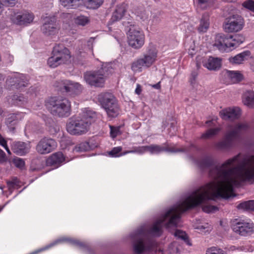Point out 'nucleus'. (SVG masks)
I'll list each match as a JSON object with an SVG mask.
<instances>
[{
    "mask_svg": "<svg viewBox=\"0 0 254 254\" xmlns=\"http://www.w3.org/2000/svg\"><path fill=\"white\" fill-rule=\"evenodd\" d=\"M6 156L5 152L0 149V163H2L6 161Z\"/></svg>",
    "mask_w": 254,
    "mask_h": 254,
    "instance_id": "nucleus-54",
    "label": "nucleus"
},
{
    "mask_svg": "<svg viewBox=\"0 0 254 254\" xmlns=\"http://www.w3.org/2000/svg\"><path fill=\"white\" fill-rule=\"evenodd\" d=\"M3 11L2 5H1V2H0V15L1 14Z\"/></svg>",
    "mask_w": 254,
    "mask_h": 254,
    "instance_id": "nucleus-62",
    "label": "nucleus"
},
{
    "mask_svg": "<svg viewBox=\"0 0 254 254\" xmlns=\"http://www.w3.org/2000/svg\"><path fill=\"white\" fill-rule=\"evenodd\" d=\"M168 251V254H177L178 253V249L177 248L176 243H172L169 247Z\"/></svg>",
    "mask_w": 254,
    "mask_h": 254,
    "instance_id": "nucleus-52",
    "label": "nucleus"
},
{
    "mask_svg": "<svg viewBox=\"0 0 254 254\" xmlns=\"http://www.w3.org/2000/svg\"><path fill=\"white\" fill-rule=\"evenodd\" d=\"M22 13L19 12H11L9 19L11 23L17 25H21Z\"/></svg>",
    "mask_w": 254,
    "mask_h": 254,
    "instance_id": "nucleus-39",
    "label": "nucleus"
},
{
    "mask_svg": "<svg viewBox=\"0 0 254 254\" xmlns=\"http://www.w3.org/2000/svg\"><path fill=\"white\" fill-rule=\"evenodd\" d=\"M7 143L6 140L0 133V145L2 147Z\"/></svg>",
    "mask_w": 254,
    "mask_h": 254,
    "instance_id": "nucleus-56",
    "label": "nucleus"
},
{
    "mask_svg": "<svg viewBox=\"0 0 254 254\" xmlns=\"http://www.w3.org/2000/svg\"><path fill=\"white\" fill-rule=\"evenodd\" d=\"M90 149L89 143L84 141L78 144L73 148V151L75 152H82L88 150Z\"/></svg>",
    "mask_w": 254,
    "mask_h": 254,
    "instance_id": "nucleus-43",
    "label": "nucleus"
},
{
    "mask_svg": "<svg viewBox=\"0 0 254 254\" xmlns=\"http://www.w3.org/2000/svg\"><path fill=\"white\" fill-rule=\"evenodd\" d=\"M211 162L210 159H205L202 164H200L199 165L201 168L207 167L209 166Z\"/></svg>",
    "mask_w": 254,
    "mask_h": 254,
    "instance_id": "nucleus-55",
    "label": "nucleus"
},
{
    "mask_svg": "<svg viewBox=\"0 0 254 254\" xmlns=\"http://www.w3.org/2000/svg\"><path fill=\"white\" fill-rule=\"evenodd\" d=\"M13 163L14 165L18 168L22 169L25 166V162L24 160L20 158H15L13 159Z\"/></svg>",
    "mask_w": 254,
    "mask_h": 254,
    "instance_id": "nucleus-51",
    "label": "nucleus"
},
{
    "mask_svg": "<svg viewBox=\"0 0 254 254\" xmlns=\"http://www.w3.org/2000/svg\"><path fill=\"white\" fill-rule=\"evenodd\" d=\"M203 66L209 70H217L221 66V59L209 57L203 62Z\"/></svg>",
    "mask_w": 254,
    "mask_h": 254,
    "instance_id": "nucleus-24",
    "label": "nucleus"
},
{
    "mask_svg": "<svg viewBox=\"0 0 254 254\" xmlns=\"http://www.w3.org/2000/svg\"><path fill=\"white\" fill-rule=\"evenodd\" d=\"M123 148L121 146L114 147L110 151L108 152V154L111 157H119L125 155L128 153H135V147H133V149L131 150L122 151Z\"/></svg>",
    "mask_w": 254,
    "mask_h": 254,
    "instance_id": "nucleus-26",
    "label": "nucleus"
},
{
    "mask_svg": "<svg viewBox=\"0 0 254 254\" xmlns=\"http://www.w3.org/2000/svg\"><path fill=\"white\" fill-rule=\"evenodd\" d=\"M151 86L155 89H159L161 88L160 82H159L155 84L152 85Z\"/></svg>",
    "mask_w": 254,
    "mask_h": 254,
    "instance_id": "nucleus-58",
    "label": "nucleus"
},
{
    "mask_svg": "<svg viewBox=\"0 0 254 254\" xmlns=\"http://www.w3.org/2000/svg\"><path fill=\"white\" fill-rule=\"evenodd\" d=\"M232 229L236 233L247 236L254 232V224L250 220H236L232 225Z\"/></svg>",
    "mask_w": 254,
    "mask_h": 254,
    "instance_id": "nucleus-10",
    "label": "nucleus"
},
{
    "mask_svg": "<svg viewBox=\"0 0 254 254\" xmlns=\"http://www.w3.org/2000/svg\"><path fill=\"white\" fill-rule=\"evenodd\" d=\"M12 151L17 155L22 156L28 153L31 149L30 142L14 141L11 145Z\"/></svg>",
    "mask_w": 254,
    "mask_h": 254,
    "instance_id": "nucleus-20",
    "label": "nucleus"
},
{
    "mask_svg": "<svg viewBox=\"0 0 254 254\" xmlns=\"http://www.w3.org/2000/svg\"><path fill=\"white\" fill-rule=\"evenodd\" d=\"M60 59L57 57L55 53H53V51L52 56L48 59L47 64L52 68L56 67L62 64L59 60Z\"/></svg>",
    "mask_w": 254,
    "mask_h": 254,
    "instance_id": "nucleus-38",
    "label": "nucleus"
},
{
    "mask_svg": "<svg viewBox=\"0 0 254 254\" xmlns=\"http://www.w3.org/2000/svg\"><path fill=\"white\" fill-rule=\"evenodd\" d=\"M245 25V20L241 15L233 14L225 19L223 27L226 32L235 33L241 31Z\"/></svg>",
    "mask_w": 254,
    "mask_h": 254,
    "instance_id": "nucleus-9",
    "label": "nucleus"
},
{
    "mask_svg": "<svg viewBox=\"0 0 254 254\" xmlns=\"http://www.w3.org/2000/svg\"><path fill=\"white\" fill-rule=\"evenodd\" d=\"M238 154L227 160L221 166H215L210 171L214 180L201 187L191 194V208L200 204L206 213L214 212L217 207L207 203V201L217 197L228 198L234 195V187L242 181L254 182V155L243 162Z\"/></svg>",
    "mask_w": 254,
    "mask_h": 254,
    "instance_id": "nucleus-1",
    "label": "nucleus"
},
{
    "mask_svg": "<svg viewBox=\"0 0 254 254\" xmlns=\"http://www.w3.org/2000/svg\"><path fill=\"white\" fill-rule=\"evenodd\" d=\"M74 21L76 25L84 26L89 22V19L87 16L81 15L75 17Z\"/></svg>",
    "mask_w": 254,
    "mask_h": 254,
    "instance_id": "nucleus-41",
    "label": "nucleus"
},
{
    "mask_svg": "<svg viewBox=\"0 0 254 254\" xmlns=\"http://www.w3.org/2000/svg\"><path fill=\"white\" fill-rule=\"evenodd\" d=\"M127 37L128 45L133 49H140L145 43V36L144 32L136 25H129L127 32Z\"/></svg>",
    "mask_w": 254,
    "mask_h": 254,
    "instance_id": "nucleus-7",
    "label": "nucleus"
},
{
    "mask_svg": "<svg viewBox=\"0 0 254 254\" xmlns=\"http://www.w3.org/2000/svg\"><path fill=\"white\" fill-rule=\"evenodd\" d=\"M145 67V63L142 58L134 61L131 65V69L134 72H141Z\"/></svg>",
    "mask_w": 254,
    "mask_h": 254,
    "instance_id": "nucleus-36",
    "label": "nucleus"
},
{
    "mask_svg": "<svg viewBox=\"0 0 254 254\" xmlns=\"http://www.w3.org/2000/svg\"><path fill=\"white\" fill-rule=\"evenodd\" d=\"M24 116L23 113L10 114L6 119L5 123L8 127H10L22 120Z\"/></svg>",
    "mask_w": 254,
    "mask_h": 254,
    "instance_id": "nucleus-25",
    "label": "nucleus"
},
{
    "mask_svg": "<svg viewBox=\"0 0 254 254\" xmlns=\"http://www.w3.org/2000/svg\"><path fill=\"white\" fill-rule=\"evenodd\" d=\"M21 25L30 23L34 19V15L32 13L25 12L22 13Z\"/></svg>",
    "mask_w": 254,
    "mask_h": 254,
    "instance_id": "nucleus-42",
    "label": "nucleus"
},
{
    "mask_svg": "<svg viewBox=\"0 0 254 254\" xmlns=\"http://www.w3.org/2000/svg\"><path fill=\"white\" fill-rule=\"evenodd\" d=\"M174 235L175 237L183 240L187 243L188 245H190V244L189 242L188 236L184 231L177 230L174 233Z\"/></svg>",
    "mask_w": 254,
    "mask_h": 254,
    "instance_id": "nucleus-46",
    "label": "nucleus"
},
{
    "mask_svg": "<svg viewBox=\"0 0 254 254\" xmlns=\"http://www.w3.org/2000/svg\"><path fill=\"white\" fill-rule=\"evenodd\" d=\"M104 0H84L85 6L89 9H96L103 3Z\"/></svg>",
    "mask_w": 254,
    "mask_h": 254,
    "instance_id": "nucleus-35",
    "label": "nucleus"
},
{
    "mask_svg": "<svg viewBox=\"0 0 254 254\" xmlns=\"http://www.w3.org/2000/svg\"><path fill=\"white\" fill-rule=\"evenodd\" d=\"M241 115V110L238 107L225 108L219 112L220 117L225 120L237 119L240 118Z\"/></svg>",
    "mask_w": 254,
    "mask_h": 254,
    "instance_id": "nucleus-18",
    "label": "nucleus"
},
{
    "mask_svg": "<svg viewBox=\"0 0 254 254\" xmlns=\"http://www.w3.org/2000/svg\"><path fill=\"white\" fill-rule=\"evenodd\" d=\"M245 38L242 35L237 34L230 37H220L214 45L221 51H229L232 48H235L243 43Z\"/></svg>",
    "mask_w": 254,
    "mask_h": 254,
    "instance_id": "nucleus-8",
    "label": "nucleus"
},
{
    "mask_svg": "<svg viewBox=\"0 0 254 254\" xmlns=\"http://www.w3.org/2000/svg\"><path fill=\"white\" fill-rule=\"evenodd\" d=\"M59 27L54 16H46L43 18L41 31L46 36L54 35L58 32Z\"/></svg>",
    "mask_w": 254,
    "mask_h": 254,
    "instance_id": "nucleus-12",
    "label": "nucleus"
},
{
    "mask_svg": "<svg viewBox=\"0 0 254 254\" xmlns=\"http://www.w3.org/2000/svg\"><path fill=\"white\" fill-rule=\"evenodd\" d=\"M251 69L254 72V58L253 59V61L251 63Z\"/></svg>",
    "mask_w": 254,
    "mask_h": 254,
    "instance_id": "nucleus-60",
    "label": "nucleus"
},
{
    "mask_svg": "<svg viewBox=\"0 0 254 254\" xmlns=\"http://www.w3.org/2000/svg\"><path fill=\"white\" fill-rule=\"evenodd\" d=\"M95 117L94 112L84 109L78 116L73 117L68 120L66 124V130L71 135L84 134L88 131Z\"/></svg>",
    "mask_w": 254,
    "mask_h": 254,
    "instance_id": "nucleus-2",
    "label": "nucleus"
},
{
    "mask_svg": "<svg viewBox=\"0 0 254 254\" xmlns=\"http://www.w3.org/2000/svg\"><path fill=\"white\" fill-rule=\"evenodd\" d=\"M17 0H0L1 5H5L7 6L13 5L15 4Z\"/></svg>",
    "mask_w": 254,
    "mask_h": 254,
    "instance_id": "nucleus-53",
    "label": "nucleus"
},
{
    "mask_svg": "<svg viewBox=\"0 0 254 254\" xmlns=\"http://www.w3.org/2000/svg\"><path fill=\"white\" fill-rule=\"evenodd\" d=\"M62 86L60 88H64L70 95H73L79 93L82 89L81 85L78 82L70 80H65L61 82Z\"/></svg>",
    "mask_w": 254,
    "mask_h": 254,
    "instance_id": "nucleus-19",
    "label": "nucleus"
},
{
    "mask_svg": "<svg viewBox=\"0 0 254 254\" xmlns=\"http://www.w3.org/2000/svg\"><path fill=\"white\" fill-rule=\"evenodd\" d=\"M63 242H67L71 244L79 246L80 247H82L84 246V244L83 243L79 242L78 241H77L76 240L69 239V238H62L57 239V240H56L54 242H53V243H51V244L48 245L47 246H46L41 249H39L38 250L34 252L33 254H37L41 252L47 250L52 248V247H53L58 244L61 243Z\"/></svg>",
    "mask_w": 254,
    "mask_h": 254,
    "instance_id": "nucleus-23",
    "label": "nucleus"
},
{
    "mask_svg": "<svg viewBox=\"0 0 254 254\" xmlns=\"http://www.w3.org/2000/svg\"><path fill=\"white\" fill-rule=\"evenodd\" d=\"M80 0H59L60 4L68 8H73L76 7Z\"/></svg>",
    "mask_w": 254,
    "mask_h": 254,
    "instance_id": "nucleus-40",
    "label": "nucleus"
},
{
    "mask_svg": "<svg viewBox=\"0 0 254 254\" xmlns=\"http://www.w3.org/2000/svg\"><path fill=\"white\" fill-rule=\"evenodd\" d=\"M205 254H226V253L222 249L213 246L206 250Z\"/></svg>",
    "mask_w": 254,
    "mask_h": 254,
    "instance_id": "nucleus-44",
    "label": "nucleus"
},
{
    "mask_svg": "<svg viewBox=\"0 0 254 254\" xmlns=\"http://www.w3.org/2000/svg\"><path fill=\"white\" fill-rule=\"evenodd\" d=\"M135 153L142 154L146 151L149 152L152 154H157L164 151L171 152H183L187 150L186 148L175 149V148H169L162 147L157 145H151L149 146H143L135 147Z\"/></svg>",
    "mask_w": 254,
    "mask_h": 254,
    "instance_id": "nucleus-11",
    "label": "nucleus"
},
{
    "mask_svg": "<svg viewBox=\"0 0 254 254\" xmlns=\"http://www.w3.org/2000/svg\"><path fill=\"white\" fill-rule=\"evenodd\" d=\"M35 96V93L29 91L25 96L23 94L14 95L12 97L13 104L18 106L24 105L30 102Z\"/></svg>",
    "mask_w": 254,
    "mask_h": 254,
    "instance_id": "nucleus-21",
    "label": "nucleus"
},
{
    "mask_svg": "<svg viewBox=\"0 0 254 254\" xmlns=\"http://www.w3.org/2000/svg\"><path fill=\"white\" fill-rule=\"evenodd\" d=\"M53 53L60 59L59 60L62 64L67 63L71 58L69 50L62 45H56L53 49Z\"/></svg>",
    "mask_w": 254,
    "mask_h": 254,
    "instance_id": "nucleus-17",
    "label": "nucleus"
},
{
    "mask_svg": "<svg viewBox=\"0 0 254 254\" xmlns=\"http://www.w3.org/2000/svg\"><path fill=\"white\" fill-rule=\"evenodd\" d=\"M61 146L63 148H65L67 146L71 145V141L67 137L63 135L60 141Z\"/></svg>",
    "mask_w": 254,
    "mask_h": 254,
    "instance_id": "nucleus-49",
    "label": "nucleus"
},
{
    "mask_svg": "<svg viewBox=\"0 0 254 254\" xmlns=\"http://www.w3.org/2000/svg\"><path fill=\"white\" fill-rule=\"evenodd\" d=\"M243 101L245 105L253 108L254 107V92L247 91L243 95Z\"/></svg>",
    "mask_w": 254,
    "mask_h": 254,
    "instance_id": "nucleus-32",
    "label": "nucleus"
},
{
    "mask_svg": "<svg viewBox=\"0 0 254 254\" xmlns=\"http://www.w3.org/2000/svg\"><path fill=\"white\" fill-rule=\"evenodd\" d=\"M242 6L244 8L254 12V0H247L242 3Z\"/></svg>",
    "mask_w": 254,
    "mask_h": 254,
    "instance_id": "nucleus-47",
    "label": "nucleus"
},
{
    "mask_svg": "<svg viewBox=\"0 0 254 254\" xmlns=\"http://www.w3.org/2000/svg\"><path fill=\"white\" fill-rule=\"evenodd\" d=\"M46 106L51 114L60 117H68L71 113V103L65 98H52L47 103Z\"/></svg>",
    "mask_w": 254,
    "mask_h": 254,
    "instance_id": "nucleus-3",
    "label": "nucleus"
},
{
    "mask_svg": "<svg viewBox=\"0 0 254 254\" xmlns=\"http://www.w3.org/2000/svg\"><path fill=\"white\" fill-rule=\"evenodd\" d=\"M214 121H215L214 120H212V121H207L206 122V124L209 126L210 125V124H214Z\"/></svg>",
    "mask_w": 254,
    "mask_h": 254,
    "instance_id": "nucleus-61",
    "label": "nucleus"
},
{
    "mask_svg": "<svg viewBox=\"0 0 254 254\" xmlns=\"http://www.w3.org/2000/svg\"><path fill=\"white\" fill-rule=\"evenodd\" d=\"M209 16L207 14H204L200 21V24L198 28L199 32H206L209 28Z\"/></svg>",
    "mask_w": 254,
    "mask_h": 254,
    "instance_id": "nucleus-33",
    "label": "nucleus"
},
{
    "mask_svg": "<svg viewBox=\"0 0 254 254\" xmlns=\"http://www.w3.org/2000/svg\"><path fill=\"white\" fill-rule=\"evenodd\" d=\"M3 113V110L1 108H0V117L2 115Z\"/></svg>",
    "mask_w": 254,
    "mask_h": 254,
    "instance_id": "nucleus-63",
    "label": "nucleus"
},
{
    "mask_svg": "<svg viewBox=\"0 0 254 254\" xmlns=\"http://www.w3.org/2000/svg\"><path fill=\"white\" fill-rule=\"evenodd\" d=\"M98 99L109 118H116L119 115L120 107L113 95L108 93L101 94Z\"/></svg>",
    "mask_w": 254,
    "mask_h": 254,
    "instance_id": "nucleus-6",
    "label": "nucleus"
},
{
    "mask_svg": "<svg viewBox=\"0 0 254 254\" xmlns=\"http://www.w3.org/2000/svg\"><path fill=\"white\" fill-rule=\"evenodd\" d=\"M133 12L144 24H148L149 22V18L150 16V12L149 11H146L143 8H139L134 9Z\"/></svg>",
    "mask_w": 254,
    "mask_h": 254,
    "instance_id": "nucleus-29",
    "label": "nucleus"
},
{
    "mask_svg": "<svg viewBox=\"0 0 254 254\" xmlns=\"http://www.w3.org/2000/svg\"><path fill=\"white\" fill-rule=\"evenodd\" d=\"M2 147L5 149V150H6V151L7 152L8 154H9V155L11 154V151L7 146V143H6L5 145H4Z\"/></svg>",
    "mask_w": 254,
    "mask_h": 254,
    "instance_id": "nucleus-59",
    "label": "nucleus"
},
{
    "mask_svg": "<svg viewBox=\"0 0 254 254\" xmlns=\"http://www.w3.org/2000/svg\"><path fill=\"white\" fill-rule=\"evenodd\" d=\"M6 82L8 86H15L17 88H20L27 85L28 80L25 75L15 73L8 77Z\"/></svg>",
    "mask_w": 254,
    "mask_h": 254,
    "instance_id": "nucleus-16",
    "label": "nucleus"
},
{
    "mask_svg": "<svg viewBox=\"0 0 254 254\" xmlns=\"http://www.w3.org/2000/svg\"><path fill=\"white\" fill-rule=\"evenodd\" d=\"M106 76L102 73V71L86 72L84 75L86 82L92 86L102 87L105 80Z\"/></svg>",
    "mask_w": 254,
    "mask_h": 254,
    "instance_id": "nucleus-14",
    "label": "nucleus"
},
{
    "mask_svg": "<svg viewBox=\"0 0 254 254\" xmlns=\"http://www.w3.org/2000/svg\"><path fill=\"white\" fill-rule=\"evenodd\" d=\"M237 208L243 211H254V200L241 202L237 205Z\"/></svg>",
    "mask_w": 254,
    "mask_h": 254,
    "instance_id": "nucleus-34",
    "label": "nucleus"
},
{
    "mask_svg": "<svg viewBox=\"0 0 254 254\" xmlns=\"http://www.w3.org/2000/svg\"><path fill=\"white\" fill-rule=\"evenodd\" d=\"M135 92L137 95H139L141 93V88L139 84H137L136 88L135 90Z\"/></svg>",
    "mask_w": 254,
    "mask_h": 254,
    "instance_id": "nucleus-57",
    "label": "nucleus"
},
{
    "mask_svg": "<svg viewBox=\"0 0 254 254\" xmlns=\"http://www.w3.org/2000/svg\"><path fill=\"white\" fill-rule=\"evenodd\" d=\"M7 185L10 191L20 185L19 181L16 178H13L11 181L7 182Z\"/></svg>",
    "mask_w": 254,
    "mask_h": 254,
    "instance_id": "nucleus-48",
    "label": "nucleus"
},
{
    "mask_svg": "<svg viewBox=\"0 0 254 254\" xmlns=\"http://www.w3.org/2000/svg\"><path fill=\"white\" fill-rule=\"evenodd\" d=\"M9 59L11 62L13 60V56H9Z\"/></svg>",
    "mask_w": 254,
    "mask_h": 254,
    "instance_id": "nucleus-64",
    "label": "nucleus"
},
{
    "mask_svg": "<svg viewBox=\"0 0 254 254\" xmlns=\"http://www.w3.org/2000/svg\"><path fill=\"white\" fill-rule=\"evenodd\" d=\"M111 136L114 138L121 133L120 127H113L110 126Z\"/></svg>",
    "mask_w": 254,
    "mask_h": 254,
    "instance_id": "nucleus-50",
    "label": "nucleus"
},
{
    "mask_svg": "<svg viewBox=\"0 0 254 254\" xmlns=\"http://www.w3.org/2000/svg\"><path fill=\"white\" fill-rule=\"evenodd\" d=\"M158 51L155 45L151 43L148 46L146 52L143 55L142 60L145 63V67H150L157 60Z\"/></svg>",
    "mask_w": 254,
    "mask_h": 254,
    "instance_id": "nucleus-15",
    "label": "nucleus"
},
{
    "mask_svg": "<svg viewBox=\"0 0 254 254\" xmlns=\"http://www.w3.org/2000/svg\"><path fill=\"white\" fill-rule=\"evenodd\" d=\"M220 129L219 128H216L213 129H210L208 130L206 132L202 134L201 138L202 139H208L212 137L214 135H216L219 131Z\"/></svg>",
    "mask_w": 254,
    "mask_h": 254,
    "instance_id": "nucleus-45",
    "label": "nucleus"
},
{
    "mask_svg": "<svg viewBox=\"0 0 254 254\" xmlns=\"http://www.w3.org/2000/svg\"><path fill=\"white\" fill-rule=\"evenodd\" d=\"M251 53L247 51L240 53L236 56L229 58V61L231 63L234 64H242L243 62L248 59Z\"/></svg>",
    "mask_w": 254,
    "mask_h": 254,
    "instance_id": "nucleus-27",
    "label": "nucleus"
},
{
    "mask_svg": "<svg viewBox=\"0 0 254 254\" xmlns=\"http://www.w3.org/2000/svg\"><path fill=\"white\" fill-rule=\"evenodd\" d=\"M126 11V4H122L121 5H118L113 13L111 21L114 22L121 20L124 16Z\"/></svg>",
    "mask_w": 254,
    "mask_h": 254,
    "instance_id": "nucleus-28",
    "label": "nucleus"
},
{
    "mask_svg": "<svg viewBox=\"0 0 254 254\" xmlns=\"http://www.w3.org/2000/svg\"><path fill=\"white\" fill-rule=\"evenodd\" d=\"M146 230L143 229L131 235L132 239L135 240L133 249L135 254H146L153 250L154 243L152 241L146 240Z\"/></svg>",
    "mask_w": 254,
    "mask_h": 254,
    "instance_id": "nucleus-4",
    "label": "nucleus"
},
{
    "mask_svg": "<svg viewBox=\"0 0 254 254\" xmlns=\"http://www.w3.org/2000/svg\"><path fill=\"white\" fill-rule=\"evenodd\" d=\"M215 0H196L197 7L202 9H206L213 6Z\"/></svg>",
    "mask_w": 254,
    "mask_h": 254,
    "instance_id": "nucleus-37",
    "label": "nucleus"
},
{
    "mask_svg": "<svg viewBox=\"0 0 254 254\" xmlns=\"http://www.w3.org/2000/svg\"><path fill=\"white\" fill-rule=\"evenodd\" d=\"M248 128V126L246 123L238 124L234 127H229L224 139L217 143L215 144L216 147L218 149L228 148L232 145L234 140L238 135L246 130Z\"/></svg>",
    "mask_w": 254,
    "mask_h": 254,
    "instance_id": "nucleus-5",
    "label": "nucleus"
},
{
    "mask_svg": "<svg viewBox=\"0 0 254 254\" xmlns=\"http://www.w3.org/2000/svg\"><path fill=\"white\" fill-rule=\"evenodd\" d=\"M194 229L198 230L200 233L206 234L209 233L212 230L211 226L208 223L200 221L194 226Z\"/></svg>",
    "mask_w": 254,
    "mask_h": 254,
    "instance_id": "nucleus-31",
    "label": "nucleus"
},
{
    "mask_svg": "<svg viewBox=\"0 0 254 254\" xmlns=\"http://www.w3.org/2000/svg\"><path fill=\"white\" fill-rule=\"evenodd\" d=\"M57 147V142L51 138H43L38 143L36 149L41 154L49 153Z\"/></svg>",
    "mask_w": 254,
    "mask_h": 254,
    "instance_id": "nucleus-13",
    "label": "nucleus"
},
{
    "mask_svg": "<svg viewBox=\"0 0 254 254\" xmlns=\"http://www.w3.org/2000/svg\"><path fill=\"white\" fill-rule=\"evenodd\" d=\"M69 161V159L65 158L62 152H58L52 154L48 159L47 163L50 165L58 167Z\"/></svg>",
    "mask_w": 254,
    "mask_h": 254,
    "instance_id": "nucleus-22",
    "label": "nucleus"
},
{
    "mask_svg": "<svg viewBox=\"0 0 254 254\" xmlns=\"http://www.w3.org/2000/svg\"><path fill=\"white\" fill-rule=\"evenodd\" d=\"M227 77L231 83H235L241 81L243 78L242 75L239 71L228 70L226 72Z\"/></svg>",
    "mask_w": 254,
    "mask_h": 254,
    "instance_id": "nucleus-30",
    "label": "nucleus"
}]
</instances>
